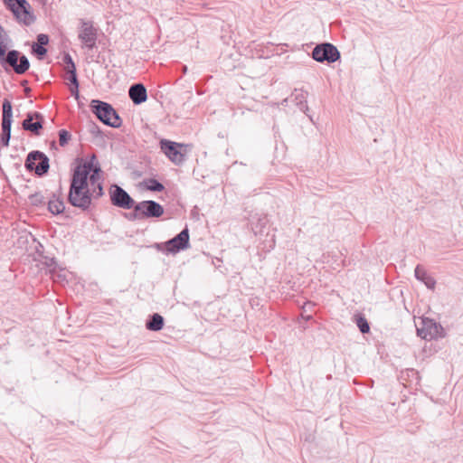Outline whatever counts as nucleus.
Listing matches in <instances>:
<instances>
[{
    "mask_svg": "<svg viewBox=\"0 0 463 463\" xmlns=\"http://www.w3.org/2000/svg\"><path fill=\"white\" fill-rule=\"evenodd\" d=\"M87 170H80V168L74 174H70V185L67 194V203L85 213L95 208V203L91 199L90 187L87 184Z\"/></svg>",
    "mask_w": 463,
    "mask_h": 463,
    "instance_id": "nucleus-1",
    "label": "nucleus"
},
{
    "mask_svg": "<svg viewBox=\"0 0 463 463\" xmlns=\"http://www.w3.org/2000/svg\"><path fill=\"white\" fill-rule=\"evenodd\" d=\"M90 109L102 124L113 128L122 126V118L110 103L100 99H92L90 103Z\"/></svg>",
    "mask_w": 463,
    "mask_h": 463,
    "instance_id": "nucleus-2",
    "label": "nucleus"
},
{
    "mask_svg": "<svg viewBox=\"0 0 463 463\" xmlns=\"http://www.w3.org/2000/svg\"><path fill=\"white\" fill-rule=\"evenodd\" d=\"M86 169L88 172L87 184L88 186L100 184L101 179V166L95 155H90L86 157L77 156L71 168V174H74L78 169Z\"/></svg>",
    "mask_w": 463,
    "mask_h": 463,
    "instance_id": "nucleus-3",
    "label": "nucleus"
},
{
    "mask_svg": "<svg viewBox=\"0 0 463 463\" xmlns=\"http://www.w3.org/2000/svg\"><path fill=\"white\" fill-rule=\"evenodd\" d=\"M0 65L5 71L11 67L17 74H24L30 68L29 60L24 53L17 50L7 52V47L0 52Z\"/></svg>",
    "mask_w": 463,
    "mask_h": 463,
    "instance_id": "nucleus-4",
    "label": "nucleus"
},
{
    "mask_svg": "<svg viewBox=\"0 0 463 463\" xmlns=\"http://www.w3.org/2000/svg\"><path fill=\"white\" fill-rule=\"evenodd\" d=\"M155 247L156 250L165 254H176L182 250H185L190 248V235L188 226L184 228L175 236L170 240L162 242L156 243Z\"/></svg>",
    "mask_w": 463,
    "mask_h": 463,
    "instance_id": "nucleus-5",
    "label": "nucleus"
},
{
    "mask_svg": "<svg viewBox=\"0 0 463 463\" xmlns=\"http://www.w3.org/2000/svg\"><path fill=\"white\" fill-rule=\"evenodd\" d=\"M5 8L10 11L14 18L24 25H31L36 20L27 0H2Z\"/></svg>",
    "mask_w": 463,
    "mask_h": 463,
    "instance_id": "nucleus-6",
    "label": "nucleus"
},
{
    "mask_svg": "<svg viewBox=\"0 0 463 463\" xmlns=\"http://www.w3.org/2000/svg\"><path fill=\"white\" fill-rule=\"evenodd\" d=\"M24 166L27 171L34 172L39 177L46 175L50 169L49 157L40 150H33L28 153Z\"/></svg>",
    "mask_w": 463,
    "mask_h": 463,
    "instance_id": "nucleus-7",
    "label": "nucleus"
},
{
    "mask_svg": "<svg viewBox=\"0 0 463 463\" xmlns=\"http://www.w3.org/2000/svg\"><path fill=\"white\" fill-rule=\"evenodd\" d=\"M186 145L177 143L170 139L162 138L159 141L161 152L175 165H181L185 161V151L183 148Z\"/></svg>",
    "mask_w": 463,
    "mask_h": 463,
    "instance_id": "nucleus-8",
    "label": "nucleus"
},
{
    "mask_svg": "<svg viewBox=\"0 0 463 463\" xmlns=\"http://www.w3.org/2000/svg\"><path fill=\"white\" fill-rule=\"evenodd\" d=\"M417 335L424 340H432L444 337L446 332L440 323L433 318L422 317L420 326L417 327Z\"/></svg>",
    "mask_w": 463,
    "mask_h": 463,
    "instance_id": "nucleus-9",
    "label": "nucleus"
},
{
    "mask_svg": "<svg viewBox=\"0 0 463 463\" xmlns=\"http://www.w3.org/2000/svg\"><path fill=\"white\" fill-rule=\"evenodd\" d=\"M311 57L317 62L333 63L341 57L338 49L331 43L324 42L317 44L312 52Z\"/></svg>",
    "mask_w": 463,
    "mask_h": 463,
    "instance_id": "nucleus-10",
    "label": "nucleus"
},
{
    "mask_svg": "<svg viewBox=\"0 0 463 463\" xmlns=\"http://www.w3.org/2000/svg\"><path fill=\"white\" fill-rule=\"evenodd\" d=\"M13 123V106L8 99H5L2 104V131L0 134V144L2 146H8L11 138Z\"/></svg>",
    "mask_w": 463,
    "mask_h": 463,
    "instance_id": "nucleus-11",
    "label": "nucleus"
},
{
    "mask_svg": "<svg viewBox=\"0 0 463 463\" xmlns=\"http://www.w3.org/2000/svg\"><path fill=\"white\" fill-rule=\"evenodd\" d=\"M109 195L113 206L124 210L132 209L136 202L126 190L117 184H112L109 186Z\"/></svg>",
    "mask_w": 463,
    "mask_h": 463,
    "instance_id": "nucleus-12",
    "label": "nucleus"
},
{
    "mask_svg": "<svg viewBox=\"0 0 463 463\" xmlns=\"http://www.w3.org/2000/svg\"><path fill=\"white\" fill-rule=\"evenodd\" d=\"M80 28L78 34L79 39L89 50L97 48V29L93 26L91 22L85 21L83 19H80Z\"/></svg>",
    "mask_w": 463,
    "mask_h": 463,
    "instance_id": "nucleus-13",
    "label": "nucleus"
},
{
    "mask_svg": "<svg viewBox=\"0 0 463 463\" xmlns=\"http://www.w3.org/2000/svg\"><path fill=\"white\" fill-rule=\"evenodd\" d=\"M137 204L142 220L157 219L165 213L164 206L154 200L137 202Z\"/></svg>",
    "mask_w": 463,
    "mask_h": 463,
    "instance_id": "nucleus-14",
    "label": "nucleus"
},
{
    "mask_svg": "<svg viewBox=\"0 0 463 463\" xmlns=\"http://www.w3.org/2000/svg\"><path fill=\"white\" fill-rule=\"evenodd\" d=\"M47 209L53 215L64 213L66 218H71L70 209L66 210L64 201L60 194L52 193L47 202Z\"/></svg>",
    "mask_w": 463,
    "mask_h": 463,
    "instance_id": "nucleus-15",
    "label": "nucleus"
},
{
    "mask_svg": "<svg viewBox=\"0 0 463 463\" xmlns=\"http://www.w3.org/2000/svg\"><path fill=\"white\" fill-rule=\"evenodd\" d=\"M50 42V37L46 33H39L36 36V42L32 44V53L40 61H43L48 52L45 47Z\"/></svg>",
    "mask_w": 463,
    "mask_h": 463,
    "instance_id": "nucleus-16",
    "label": "nucleus"
},
{
    "mask_svg": "<svg viewBox=\"0 0 463 463\" xmlns=\"http://www.w3.org/2000/svg\"><path fill=\"white\" fill-rule=\"evenodd\" d=\"M128 96L134 105H140L147 99L146 88L143 83H134L128 89Z\"/></svg>",
    "mask_w": 463,
    "mask_h": 463,
    "instance_id": "nucleus-17",
    "label": "nucleus"
},
{
    "mask_svg": "<svg viewBox=\"0 0 463 463\" xmlns=\"http://www.w3.org/2000/svg\"><path fill=\"white\" fill-rule=\"evenodd\" d=\"M414 276L416 279L423 283L429 289L434 290L436 280L421 265L418 264L416 266L414 269Z\"/></svg>",
    "mask_w": 463,
    "mask_h": 463,
    "instance_id": "nucleus-18",
    "label": "nucleus"
},
{
    "mask_svg": "<svg viewBox=\"0 0 463 463\" xmlns=\"http://www.w3.org/2000/svg\"><path fill=\"white\" fill-rule=\"evenodd\" d=\"M145 326L148 331L158 332L165 326V318L159 313H153L147 317Z\"/></svg>",
    "mask_w": 463,
    "mask_h": 463,
    "instance_id": "nucleus-19",
    "label": "nucleus"
},
{
    "mask_svg": "<svg viewBox=\"0 0 463 463\" xmlns=\"http://www.w3.org/2000/svg\"><path fill=\"white\" fill-rule=\"evenodd\" d=\"M307 92L304 93L302 90L298 91L295 90V92L292 94L294 96V100L298 109L303 111L311 121H313L312 116L309 114V108L307 104Z\"/></svg>",
    "mask_w": 463,
    "mask_h": 463,
    "instance_id": "nucleus-20",
    "label": "nucleus"
},
{
    "mask_svg": "<svg viewBox=\"0 0 463 463\" xmlns=\"http://www.w3.org/2000/svg\"><path fill=\"white\" fill-rule=\"evenodd\" d=\"M44 122V118L42 115V118H36L32 124H29V120L26 124H22V128L34 136H40L41 130L43 128Z\"/></svg>",
    "mask_w": 463,
    "mask_h": 463,
    "instance_id": "nucleus-21",
    "label": "nucleus"
},
{
    "mask_svg": "<svg viewBox=\"0 0 463 463\" xmlns=\"http://www.w3.org/2000/svg\"><path fill=\"white\" fill-rule=\"evenodd\" d=\"M251 229L255 235L257 234H262L264 232V229L269 224V219L266 215L260 216V217H253L251 220Z\"/></svg>",
    "mask_w": 463,
    "mask_h": 463,
    "instance_id": "nucleus-22",
    "label": "nucleus"
},
{
    "mask_svg": "<svg viewBox=\"0 0 463 463\" xmlns=\"http://www.w3.org/2000/svg\"><path fill=\"white\" fill-rule=\"evenodd\" d=\"M142 184L151 192L161 193L165 190V185L154 177L145 179Z\"/></svg>",
    "mask_w": 463,
    "mask_h": 463,
    "instance_id": "nucleus-23",
    "label": "nucleus"
},
{
    "mask_svg": "<svg viewBox=\"0 0 463 463\" xmlns=\"http://www.w3.org/2000/svg\"><path fill=\"white\" fill-rule=\"evenodd\" d=\"M354 320L362 334L364 335L370 332V324L364 314H355Z\"/></svg>",
    "mask_w": 463,
    "mask_h": 463,
    "instance_id": "nucleus-24",
    "label": "nucleus"
},
{
    "mask_svg": "<svg viewBox=\"0 0 463 463\" xmlns=\"http://www.w3.org/2000/svg\"><path fill=\"white\" fill-rule=\"evenodd\" d=\"M44 196L41 192H35L28 196V201L34 207H41L46 204Z\"/></svg>",
    "mask_w": 463,
    "mask_h": 463,
    "instance_id": "nucleus-25",
    "label": "nucleus"
},
{
    "mask_svg": "<svg viewBox=\"0 0 463 463\" xmlns=\"http://www.w3.org/2000/svg\"><path fill=\"white\" fill-rule=\"evenodd\" d=\"M92 186L93 189H90V194L92 202L94 203L95 200H99V198H101L104 195L105 192L103 183L96 184L95 185Z\"/></svg>",
    "mask_w": 463,
    "mask_h": 463,
    "instance_id": "nucleus-26",
    "label": "nucleus"
},
{
    "mask_svg": "<svg viewBox=\"0 0 463 463\" xmlns=\"http://www.w3.org/2000/svg\"><path fill=\"white\" fill-rule=\"evenodd\" d=\"M59 137V144L61 146H65L68 145L69 141L71 139V134L67 129H60L58 131Z\"/></svg>",
    "mask_w": 463,
    "mask_h": 463,
    "instance_id": "nucleus-27",
    "label": "nucleus"
},
{
    "mask_svg": "<svg viewBox=\"0 0 463 463\" xmlns=\"http://www.w3.org/2000/svg\"><path fill=\"white\" fill-rule=\"evenodd\" d=\"M132 212L129 213H124V217L128 219V221H136V220H142L139 212L137 211V202H135L134 206H132Z\"/></svg>",
    "mask_w": 463,
    "mask_h": 463,
    "instance_id": "nucleus-28",
    "label": "nucleus"
},
{
    "mask_svg": "<svg viewBox=\"0 0 463 463\" xmlns=\"http://www.w3.org/2000/svg\"><path fill=\"white\" fill-rule=\"evenodd\" d=\"M88 130L95 137H103V132L100 128L93 121H90L88 125Z\"/></svg>",
    "mask_w": 463,
    "mask_h": 463,
    "instance_id": "nucleus-29",
    "label": "nucleus"
},
{
    "mask_svg": "<svg viewBox=\"0 0 463 463\" xmlns=\"http://www.w3.org/2000/svg\"><path fill=\"white\" fill-rule=\"evenodd\" d=\"M69 90L71 95L77 100L80 99V82H74L72 84H69Z\"/></svg>",
    "mask_w": 463,
    "mask_h": 463,
    "instance_id": "nucleus-30",
    "label": "nucleus"
},
{
    "mask_svg": "<svg viewBox=\"0 0 463 463\" xmlns=\"http://www.w3.org/2000/svg\"><path fill=\"white\" fill-rule=\"evenodd\" d=\"M36 118H42V113L38 111L28 112L25 116V118L23 120L22 124H26L29 120V124H32Z\"/></svg>",
    "mask_w": 463,
    "mask_h": 463,
    "instance_id": "nucleus-31",
    "label": "nucleus"
},
{
    "mask_svg": "<svg viewBox=\"0 0 463 463\" xmlns=\"http://www.w3.org/2000/svg\"><path fill=\"white\" fill-rule=\"evenodd\" d=\"M63 78L69 81V84H72L74 82H80L78 79L77 71L65 72Z\"/></svg>",
    "mask_w": 463,
    "mask_h": 463,
    "instance_id": "nucleus-32",
    "label": "nucleus"
},
{
    "mask_svg": "<svg viewBox=\"0 0 463 463\" xmlns=\"http://www.w3.org/2000/svg\"><path fill=\"white\" fill-rule=\"evenodd\" d=\"M5 38H7V35L5 33L3 26L0 24V52L7 47V43L5 42Z\"/></svg>",
    "mask_w": 463,
    "mask_h": 463,
    "instance_id": "nucleus-33",
    "label": "nucleus"
},
{
    "mask_svg": "<svg viewBox=\"0 0 463 463\" xmlns=\"http://www.w3.org/2000/svg\"><path fill=\"white\" fill-rule=\"evenodd\" d=\"M62 61H63L64 65L74 62L72 57L71 56V54L69 52L63 53Z\"/></svg>",
    "mask_w": 463,
    "mask_h": 463,
    "instance_id": "nucleus-34",
    "label": "nucleus"
},
{
    "mask_svg": "<svg viewBox=\"0 0 463 463\" xmlns=\"http://www.w3.org/2000/svg\"><path fill=\"white\" fill-rule=\"evenodd\" d=\"M64 71L65 72L77 71V68H76L75 62H71L70 64L64 65Z\"/></svg>",
    "mask_w": 463,
    "mask_h": 463,
    "instance_id": "nucleus-35",
    "label": "nucleus"
},
{
    "mask_svg": "<svg viewBox=\"0 0 463 463\" xmlns=\"http://www.w3.org/2000/svg\"><path fill=\"white\" fill-rule=\"evenodd\" d=\"M266 236L267 237L270 236V240L269 241V247L274 248L275 244H276L275 234L274 233L269 234V232H267Z\"/></svg>",
    "mask_w": 463,
    "mask_h": 463,
    "instance_id": "nucleus-36",
    "label": "nucleus"
},
{
    "mask_svg": "<svg viewBox=\"0 0 463 463\" xmlns=\"http://www.w3.org/2000/svg\"><path fill=\"white\" fill-rule=\"evenodd\" d=\"M302 317H303L305 320H307V321H308V320H311V319H312V316H311V315L302 316Z\"/></svg>",
    "mask_w": 463,
    "mask_h": 463,
    "instance_id": "nucleus-37",
    "label": "nucleus"
},
{
    "mask_svg": "<svg viewBox=\"0 0 463 463\" xmlns=\"http://www.w3.org/2000/svg\"><path fill=\"white\" fill-rule=\"evenodd\" d=\"M61 191H62L61 186H60V188H59L58 192H56V194H60V196H61V195H62V192H61Z\"/></svg>",
    "mask_w": 463,
    "mask_h": 463,
    "instance_id": "nucleus-38",
    "label": "nucleus"
}]
</instances>
